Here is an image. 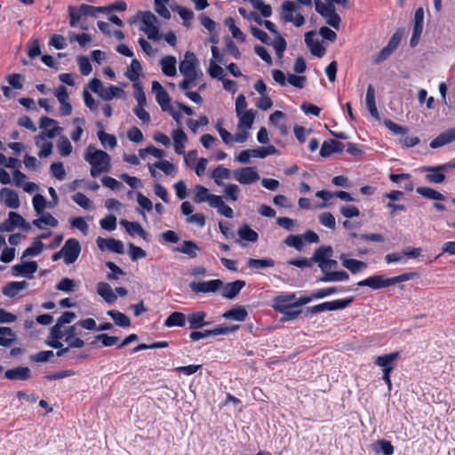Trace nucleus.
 <instances>
[{
  "label": "nucleus",
  "instance_id": "1",
  "mask_svg": "<svg viewBox=\"0 0 455 455\" xmlns=\"http://www.w3.org/2000/svg\"><path fill=\"white\" fill-rule=\"evenodd\" d=\"M82 333L77 331L76 324L68 328L61 330H51V334L47 345L53 348H61L64 344L68 347L81 348L84 346V341L82 339Z\"/></svg>",
  "mask_w": 455,
  "mask_h": 455
},
{
  "label": "nucleus",
  "instance_id": "2",
  "mask_svg": "<svg viewBox=\"0 0 455 455\" xmlns=\"http://www.w3.org/2000/svg\"><path fill=\"white\" fill-rule=\"evenodd\" d=\"M198 60L195 53L186 52L184 59L180 62V72L184 76L183 81L180 84L182 91L188 90L195 85L196 81L203 76L202 71L197 69Z\"/></svg>",
  "mask_w": 455,
  "mask_h": 455
},
{
  "label": "nucleus",
  "instance_id": "3",
  "mask_svg": "<svg viewBox=\"0 0 455 455\" xmlns=\"http://www.w3.org/2000/svg\"><path fill=\"white\" fill-rule=\"evenodd\" d=\"M84 160L91 165L90 173L92 177H97L110 170V156L108 154L92 146L87 148L84 154Z\"/></svg>",
  "mask_w": 455,
  "mask_h": 455
},
{
  "label": "nucleus",
  "instance_id": "4",
  "mask_svg": "<svg viewBox=\"0 0 455 455\" xmlns=\"http://www.w3.org/2000/svg\"><path fill=\"white\" fill-rule=\"evenodd\" d=\"M400 357V352L395 351L389 354L376 356L374 363L378 366L382 372V379L386 382L388 391L392 390L393 385L390 375L395 369V362Z\"/></svg>",
  "mask_w": 455,
  "mask_h": 455
},
{
  "label": "nucleus",
  "instance_id": "5",
  "mask_svg": "<svg viewBox=\"0 0 455 455\" xmlns=\"http://www.w3.org/2000/svg\"><path fill=\"white\" fill-rule=\"evenodd\" d=\"M143 27L140 28L148 39L158 41L161 36L158 28V20L151 12H140Z\"/></svg>",
  "mask_w": 455,
  "mask_h": 455
},
{
  "label": "nucleus",
  "instance_id": "6",
  "mask_svg": "<svg viewBox=\"0 0 455 455\" xmlns=\"http://www.w3.org/2000/svg\"><path fill=\"white\" fill-rule=\"evenodd\" d=\"M276 154H278V150L273 145H269L267 147H259L257 148L243 150L235 159L240 164H247L250 162L251 157L265 158L267 156Z\"/></svg>",
  "mask_w": 455,
  "mask_h": 455
},
{
  "label": "nucleus",
  "instance_id": "7",
  "mask_svg": "<svg viewBox=\"0 0 455 455\" xmlns=\"http://www.w3.org/2000/svg\"><path fill=\"white\" fill-rule=\"evenodd\" d=\"M416 276V273H404L400 275L387 278L384 275H375L371 276V289H379L387 287L397 283H403L405 281H409Z\"/></svg>",
  "mask_w": 455,
  "mask_h": 455
},
{
  "label": "nucleus",
  "instance_id": "8",
  "mask_svg": "<svg viewBox=\"0 0 455 455\" xmlns=\"http://www.w3.org/2000/svg\"><path fill=\"white\" fill-rule=\"evenodd\" d=\"M281 19L283 22H292L296 28L304 25L305 18L302 14L293 16V12L296 10V5L292 1H285L282 4Z\"/></svg>",
  "mask_w": 455,
  "mask_h": 455
},
{
  "label": "nucleus",
  "instance_id": "9",
  "mask_svg": "<svg viewBox=\"0 0 455 455\" xmlns=\"http://www.w3.org/2000/svg\"><path fill=\"white\" fill-rule=\"evenodd\" d=\"M81 250L82 248L77 239H68L62 247V252H64L65 264L71 265L75 263L81 253Z\"/></svg>",
  "mask_w": 455,
  "mask_h": 455
},
{
  "label": "nucleus",
  "instance_id": "10",
  "mask_svg": "<svg viewBox=\"0 0 455 455\" xmlns=\"http://www.w3.org/2000/svg\"><path fill=\"white\" fill-rule=\"evenodd\" d=\"M403 37V30L398 29L394 33V35L389 39V42L387 46H385L379 53L376 56L374 62L376 64H379L382 61L386 60L394 51L399 46L401 40Z\"/></svg>",
  "mask_w": 455,
  "mask_h": 455
},
{
  "label": "nucleus",
  "instance_id": "11",
  "mask_svg": "<svg viewBox=\"0 0 455 455\" xmlns=\"http://www.w3.org/2000/svg\"><path fill=\"white\" fill-rule=\"evenodd\" d=\"M233 178L243 185L251 184L259 180L255 167H242L233 172Z\"/></svg>",
  "mask_w": 455,
  "mask_h": 455
},
{
  "label": "nucleus",
  "instance_id": "12",
  "mask_svg": "<svg viewBox=\"0 0 455 455\" xmlns=\"http://www.w3.org/2000/svg\"><path fill=\"white\" fill-rule=\"evenodd\" d=\"M450 168V164H442L438 166H425L422 168L423 172H428L425 179L429 183L439 184L444 181V171Z\"/></svg>",
  "mask_w": 455,
  "mask_h": 455
},
{
  "label": "nucleus",
  "instance_id": "13",
  "mask_svg": "<svg viewBox=\"0 0 455 455\" xmlns=\"http://www.w3.org/2000/svg\"><path fill=\"white\" fill-rule=\"evenodd\" d=\"M223 285V282L219 279L204 282H192L189 286L192 291L196 293L215 292Z\"/></svg>",
  "mask_w": 455,
  "mask_h": 455
},
{
  "label": "nucleus",
  "instance_id": "14",
  "mask_svg": "<svg viewBox=\"0 0 455 455\" xmlns=\"http://www.w3.org/2000/svg\"><path fill=\"white\" fill-rule=\"evenodd\" d=\"M352 301V299H337L330 302H323L319 305H315L310 307H307V312L312 314H317L326 310H337L341 309L348 306Z\"/></svg>",
  "mask_w": 455,
  "mask_h": 455
},
{
  "label": "nucleus",
  "instance_id": "15",
  "mask_svg": "<svg viewBox=\"0 0 455 455\" xmlns=\"http://www.w3.org/2000/svg\"><path fill=\"white\" fill-rule=\"evenodd\" d=\"M152 92L156 96V102L164 111L171 110V99L166 90L158 81L152 82Z\"/></svg>",
  "mask_w": 455,
  "mask_h": 455
},
{
  "label": "nucleus",
  "instance_id": "16",
  "mask_svg": "<svg viewBox=\"0 0 455 455\" xmlns=\"http://www.w3.org/2000/svg\"><path fill=\"white\" fill-rule=\"evenodd\" d=\"M38 265L36 261L23 262L12 266V272L14 276H21L31 279L37 271Z\"/></svg>",
  "mask_w": 455,
  "mask_h": 455
},
{
  "label": "nucleus",
  "instance_id": "17",
  "mask_svg": "<svg viewBox=\"0 0 455 455\" xmlns=\"http://www.w3.org/2000/svg\"><path fill=\"white\" fill-rule=\"evenodd\" d=\"M97 245L101 251L108 250L112 252L122 254L124 253V243L115 238H102L98 237L96 240Z\"/></svg>",
  "mask_w": 455,
  "mask_h": 455
},
{
  "label": "nucleus",
  "instance_id": "18",
  "mask_svg": "<svg viewBox=\"0 0 455 455\" xmlns=\"http://www.w3.org/2000/svg\"><path fill=\"white\" fill-rule=\"evenodd\" d=\"M0 201L11 209H17L20 205L18 193L9 188L0 189Z\"/></svg>",
  "mask_w": 455,
  "mask_h": 455
},
{
  "label": "nucleus",
  "instance_id": "19",
  "mask_svg": "<svg viewBox=\"0 0 455 455\" xmlns=\"http://www.w3.org/2000/svg\"><path fill=\"white\" fill-rule=\"evenodd\" d=\"M305 43L313 55L322 57L325 54L326 50L315 37L314 31H309L305 34Z\"/></svg>",
  "mask_w": 455,
  "mask_h": 455
},
{
  "label": "nucleus",
  "instance_id": "20",
  "mask_svg": "<svg viewBox=\"0 0 455 455\" xmlns=\"http://www.w3.org/2000/svg\"><path fill=\"white\" fill-rule=\"evenodd\" d=\"M40 128L44 130V134L48 139L55 138L62 131L55 120L47 116H43L40 119Z\"/></svg>",
  "mask_w": 455,
  "mask_h": 455
},
{
  "label": "nucleus",
  "instance_id": "21",
  "mask_svg": "<svg viewBox=\"0 0 455 455\" xmlns=\"http://www.w3.org/2000/svg\"><path fill=\"white\" fill-rule=\"evenodd\" d=\"M96 291L99 296H100L103 300L108 304H113L116 301L117 296L110 284L106 282H99L96 284Z\"/></svg>",
  "mask_w": 455,
  "mask_h": 455
},
{
  "label": "nucleus",
  "instance_id": "22",
  "mask_svg": "<svg viewBox=\"0 0 455 455\" xmlns=\"http://www.w3.org/2000/svg\"><path fill=\"white\" fill-rule=\"evenodd\" d=\"M245 286V282L243 280H236L222 285L221 295L228 299H233L240 291Z\"/></svg>",
  "mask_w": 455,
  "mask_h": 455
},
{
  "label": "nucleus",
  "instance_id": "23",
  "mask_svg": "<svg viewBox=\"0 0 455 455\" xmlns=\"http://www.w3.org/2000/svg\"><path fill=\"white\" fill-rule=\"evenodd\" d=\"M28 287V283L26 281H13L9 282L2 288V292L8 298H14L21 291L26 290Z\"/></svg>",
  "mask_w": 455,
  "mask_h": 455
},
{
  "label": "nucleus",
  "instance_id": "24",
  "mask_svg": "<svg viewBox=\"0 0 455 455\" xmlns=\"http://www.w3.org/2000/svg\"><path fill=\"white\" fill-rule=\"evenodd\" d=\"M344 144H322L319 153L312 156L314 160L330 157L333 154L340 153L344 150Z\"/></svg>",
  "mask_w": 455,
  "mask_h": 455
},
{
  "label": "nucleus",
  "instance_id": "25",
  "mask_svg": "<svg viewBox=\"0 0 455 455\" xmlns=\"http://www.w3.org/2000/svg\"><path fill=\"white\" fill-rule=\"evenodd\" d=\"M296 298L294 293L280 295L274 299L273 307L275 311L284 312L285 309L295 307L292 303L290 304Z\"/></svg>",
  "mask_w": 455,
  "mask_h": 455
},
{
  "label": "nucleus",
  "instance_id": "26",
  "mask_svg": "<svg viewBox=\"0 0 455 455\" xmlns=\"http://www.w3.org/2000/svg\"><path fill=\"white\" fill-rule=\"evenodd\" d=\"M120 224L125 228L128 234L132 236L138 235L142 239L148 240V233L144 230L142 226L136 221H128L126 220H121Z\"/></svg>",
  "mask_w": 455,
  "mask_h": 455
},
{
  "label": "nucleus",
  "instance_id": "27",
  "mask_svg": "<svg viewBox=\"0 0 455 455\" xmlns=\"http://www.w3.org/2000/svg\"><path fill=\"white\" fill-rule=\"evenodd\" d=\"M17 341L16 332L10 327L0 326V346L10 347Z\"/></svg>",
  "mask_w": 455,
  "mask_h": 455
},
{
  "label": "nucleus",
  "instance_id": "28",
  "mask_svg": "<svg viewBox=\"0 0 455 455\" xmlns=\"http://www.w3.org/2000/svg\"><path fill=\"white\" fill-rule=\"evenodd\" d=\"M4 376L11 380H26L30 377V369L25 366H19L7 370Z\"/></svg>",
  "mask_w": 455,
  "mask_h": 455
},
{
  "label": "nucleus",
  "instance_id": "29",
  "mask_svg": "<svg viewBox=\"0 0 455 455\" xmlns=\"http://www.w3.org/2000/svg\"><path fill=\"white\" fill-rule=\"evenodd\" d=\"M176 58L172 55H166L160 60V66L163 73L167 76H174L177 74Z\"/></svg>",
  "mask_w": 455,
  "mask_h": 455
},
{
  "label": "nucleus",
  "instance_id": "30",
  "mask_svg": "<svg viewBox=\"0 0 455 455\" xmlns=\"http://www.w3.org/2000/svg\"><path fill=\"white\" fill-rule=\"evenodd\" d=\"M332 255V248L331 246H321L315 251L312 259V263H317L321 268L323 263Z\"/></svg>",
  "mask_w": 455,
  "mask_h": 455
},
{
  "label": "nucleus",
  "instance_id": "31",
  "mask_svg": "<svg viewBox=\"0 0 455 455\" xmlns=\"http://www.w3.org/2000/svg\"><path fill=\"white\" fill-rule=\"evenodd\" d=\"M190 329H199L208 324L205 322L206 313L204 311H195L188 315L186 317Z\"/></svg>",
  "mask_w": 455,
  "mask_h": 455
},
{
  "label": "nucleus",
  "instance_id": "32",
  "mask_svg": "<svg viewBox=\"0 0 455 455\" xmlns=\"http://www.w3.org/2000/svg\"><path fill=\"white\" fill-rule=\"evenodd\" d=\"M342 265L351 271L353 274L360 272L367 268V264L354 259H349L346 254H341L339 257Z\"/></svg>",
  "mask_w": 455,
  "mask_h": 455
},
{
  "label": "nucleus",
  "instance_id": "33",
  "mask_svg": "<svg viewBox=\"0 0 455 455\" xmlns=\"http://www.w3.org/2000/svg\"><path fill=\"white\" fill-rule=\"evenodd\" d=\"M248 316L247 310L242 306H235L232 307L230 310L226 311L222 317L225 319L234 320L237 322L245 321Z\"/></svg>",
  "mask_w": 455,
  "mask_h": 455
},
{
  "label": "nucleus",
  "instance_id": "34",
  "mask_svg": "<svg viewBox=\"0 0 455 455\" xmlns=\"http://www.w3.org/2000/svg\"><path fill=\"white\" fill-rule=\"evenodd\" d=\"M175 251H178L182 254H186L190 258H196L197 256L198 251H200L199 246L193 241L186 240L183 241L180 246H178L174 249Z\"/></svg>",
  "mask_w": 455,
  "mask_h": 455
},
{
  "label": "nucleus",
  "instance_id": "35",
  "mask_svg": "<svg viewBox=\"0 0 455 455\" xmlns=\"http://www.w3.org/2000/svg\"><path fill=\"white\" fill-rule=\"evenodd\" d=\"M323 275L318 279L319 283L341 282L348 279V274L345 271H326Z\"/></svg>",
  "mask_w": 455,
  "mask_h": 455
},
{
  "label": "nucleus",
  "instance_id": "36",
  "mask_svg": "<svg viewBox=\"0 0 455 455\" xmlns=\"http://www.w3.org/2000/svg\"><path fill=\"white\" fill-rule=\"evenodd\" d=\"M186 315L181 312H172L164 321V326L172 327H184L186 325Z\"/></svg>",
  "mask_w": 455,
  "mask_h": 455
},
{
  "label": "nucleus",
  "instance_id": "37",
  "mask_svg": "<svg viewBox=\"0 0 455 455\" xmlns=\"http://www.w3.org/2000/svg\"><path fill=\"white\" fill-rule=\"evenodd\" d=\"M40 217L33 220V225L38 228H43L44 226H50L55 228L58 226L59 221L52 214L42 212L38 214Z\"/></svg>",
  "mask_w": 455,
  "mask_h": 455
},
{
  "label": "nucleus",
  "instance_id": "38",
  "mask_svg": "<svg viewBox=\"0 0 455 455\" xmlns=\"http://www.w3.org/2000/svg\"><path fill=\"white\" fill-rule=\"evenodd\" d=\"M231 176H233V172L229 169L224 167L223 165L217 166L212 171V178L213 179L214 182L219 186H221L223 184V180H228L231 178Z\"/></svg>",
  "mask_w": 455,
  "mask_h": 455
},
{
  "label": "nucleus",
  "instance_id": "39",
  "mask_svg": "<svg viewBox=\"0 0 455 455\" xmlns=\"http://www.w3.org/2000/svg\"><path fill=\"white\" fill-rule=\"evenodd\" d=\"M416 191L418 194L427 199L435 201H444L446 199V196L442 193L428 187H419L417 188Z\"/></svg>",
  "mask_w": 455,
  "mask_h": 455
},
{
  "label": "nucleus",
  "instance_id": "40",
  "mask_svg": "<svg viewBox=\"0 0 455 455\" xmlns=\"http://www.w3.org/2000/svg\"><path fill=\"white\" fill-rule=\"evenodd\" d=\"M124 93V92L121 88L116 85H109L108 87H104L99 96L104 100H111L113 98L122 97Z\"/></svg>",
  "mask_w": 455,
  "mask_h": 455
},
{
  "label": "nucleus",
  "instance_id": "41",
  "mask_svg": "<svg viewBox=\"0 0 455 455\" xmlns=\"http://www.w3.org/2000/svg\"><path fill=\"white\" fill-rule=\"evenodd\" d=\"M76 318V315L74 312L67 311L62 314V315L58 319L56 324L52 327L51 330H61L64 328H68L71 325H68L71 323Z\"/></svg>",
  "mask_w": 455,
  "mask_h": 455
},
{
  "label": "nucleus",
  "instance_id": "42",
  "mask_svg": "<svg viewBox=\"0 0 455 455\" xmlns=\"http://www.w3.org/2000/svg\"><path fill=\"white\" fill-rule=\"evenodd\" d=\"M137 203L140 208L137 209L138 213H140L144 220H146V215L144 211L150 212L153 209V204L149 198L145 196L142 193H137Z\"/></svg>",
  "mask_w": 455,
  "mask_h": 455
},
{
  "label": "nucleus",
  "instance_id": "43",
  "mask_svg": "<svg viewBox=\"0 0 455 455\" xmlns=\"http://www.w3.org/2000/svg\"><path fill=\"white\" fill-rule=\"evenodd\" d=\"M237 234L239 235V237L242 239V240H244V241H248V242H251V243H254L258 240L259 238V235H258V233L255 232L253 229H251L248 225L244 224V225H242L238 230H237Z\"/></svg>",
  "mask_w": 455,
  "mask_h": 455
},
{
  "label": "nucleus",
  "instance_id": "44",
  "mask_svg": "<svg viewBox=\"0 0 455 455\" xmlns=\"http://www.w3.org/2000/svg\"><path fill=\"white\" fill-rule=\"evenodd\" d=\"M141 70L142 67L140 62L134 59L132 60L131 65L128 67L125 76L130 81L135 82L139 79Z\"/></svg>",
  "mask_w": 455,
  "mask_h": 455
},
{
  "label": "nucleus",
  "instance_id": "45",
  "mask_svg": "<svg viewBox=\"0 0 455 455\" xmlns=\"http://www.w3.org/2000/svg\"><path fill=\"white\" fill-rule=\"evenodd\" d=\"M107 314L113 319V321L117 326L128 327L131 325L130 318L122 312L111 309L108 310Z\"/></svg>",
  "mask_w": 455,
  "mask_h": 455
},
{
  "label": "nucleus",
  "instance_id": "46",
  "mask_svg": "<svg viewBox=\"0 0 455 455\" xmlns=\"http://www.w3.org/2000/svg\"><path fill=\"white\" fill-rule=\"evenodd\" d=\"M247 266L252 269H260L266 267H272L275 266V262L271 259H252L250 258L247 260Z\"/></svg>",
  "mask_w": 455,
  "mask_h": 455
},
{
  "label": "nucleus",
  "instance_id": "47",
  "mask_svg": "<svg viewBox=\"0 0 455 455\" xmlns=\"http://www.w3.org/2000/svg\"><path fill=\"white\" fill-rule=\"evenodd\" d=\"M79 286L77 283L70 278H62L58 284L56 285V289L58 291H65V292H73L78 290Z\"/></svg>",
  "mask_w": 455,
  "mask_h": 455
},
{
  "label": "nucleus",
  "instance_id": "48",
  "mask_svg": "<svg viewBox=\"0 0 455 455\" xmlns=\"http://www.w3.org/2000/svg\"><path fill=\"white\" fill-rule=\"evenodd\" d=\"M172 11L177 12L180 17L183 20V24L185 27L189 28L191 25V20L194 18V12L183 6L175 5V7L172 8Z\"/></svg>",
  "mask_w": 455,
  "mask_h": 455
},
{
  "label": "nucleus",
  "instance_id": "49",
  "mask_svg": "<svg viewBox=\"0 0 455 455\" xmlns=\"http://www.w3.org/2000/svg\"><path fill=\"white\" fill-rule=\"evenodd\" d=\"M8 221L12 228L16 226L21 227L25 230H28L30 226L25 219L15 212H10L8 215Z\"/></svg>",
  "mask_w": 455,
  "mask_h": 455
},
{
  "label": "nucleus",
  "instance_id": "50",
  "mask_svg": "<svg viewBox=\"0 0 455 455\" xmlns=\"http://www.w3.org/2000/svg\"><path fill=\"white\" fill-rule=\"evenodd\" d=\"M239 117L238 127H244L245 129H251L254 121V114L252 110H247L245 112H241L240 115H237Z\"/></svg>",
  "mask_w": 455,
  "mask_h": 455
},
{
  "label": "nucleus",
  "instance_id": "51",
  "mask_svg": "<svg viewBox=\"0 0 455 455\" xmlns=\"http://www.w3.org/2000/svg\"><path fill=\"white\" fill-rule=\"evenodd\" d=\"M373 449L377 453H383L384 455H392L394 453V447L389 441L379 440L373 445Z\"/></svg>",
  "mask_w": 455,
  "mask_h": 455
},
{
  "label": "nucleus",
  "instance_id": "52",
  "mask_svg": "<svg viewBox=\"0 0 455 455\" xmlns=\"http://www.w3.org/2000/svg\"><path fill=\"white\" fill-rule=\"evenodd\" d=\"M225 25L228 28L234 38L241 40L242 42L245 41L244 34L235 26V21L233 18H227L225 20Z\"/></svg>",
  "mask_w": 455,
  "mask_h": 455
},
{
  "label": "nucleus",
  "instance_id": "53",
  "mask_svg": "<svg viewBox=\"0 0 455 455\" xmlns=\"http://www.w3.org/2000/svg\"><path fill=\"white\" fill-rule=\"evenodd\" d=\"M72 200L85 210H92V202L83 193L77 192L72 196Z\"/></svg>",
  "mask_w": 455,
  "mask_h": 455
},
{
  "label": "nucleus",
  "instance_id": "54",
  "mask_svg": "<svg viewBox=\"0 0 455 455\" xmlns=\"http://www.w3.org/2000/svg\"><path fill=\"white\" fill-rule=\"evenodd\" d=\"M195 190V196L193 197V201L196 204H201L204 202H207L210 193L208 189L202 186V185H196L194 188Z\"/></svg>",
  "mask_w": 455,
  "mask_h": 455
},
{
  "label": "nucleus",
  "instance_id": "55",
  "mask_svg": "<svg viewBox=\"0 0 455 455\" xmlns=\"http://www.w3.org/2000/svg\"><path fill=\"white\" fill-rule=\"evenodd\" d=\"M170 0H155V11L161 17L169 20L171 18V12L167 8V4Z\"/></svg>",
  "mask_w": 455,
  "mask_h": 455
},
{
  "label": "nucleus",
  "instance_id": "56",
  "mask_svg": "<svg viewBox=\"0 0 455 455\" xmlns=\"http://www.w3.org/2000/svg\"><path fill=\"white\" fill-rule=\"evenodd\" d=\"M105 265L111 270V272L107 275L108 280H118L120 275H124L125 274L121 267L112 261H107Z\"/></svg>",
  "mask_w": 455,
  "mask_h": 455
},
{
  "label": "nucleus",
  "instance_id": "57",
  "mask_svg": "<svg viewBox=\"0 0 455 455\" xmlns=\"http://www.w3.org/2000/svg\"><path fill=\"white\" fill-rule=\"evenodd\" d=\"M43 249L44 244L42 242L39 240H35L33 244L23 251L21 259L30 256H36L42 252Z\"/></svg>",
  "mask_w": 455,
  "mask_h": 455
},
{
  "label": "nucleus",
  "instance_id": "58",
  "mask_svg": "<svg viewBox=\"0 0 455 455\" xmlns=\"http://www.w3.org/2000/svg\"><path fill=\"white\" fill-rule=\"evenodd\" d=\"M283 243L287 246L294 247L298 251H301L303 249V246H304L303 237L301 235H288L284 239Z\"/></svg>",
  "mask_w": 455,
  "mask_h": 455
},
{
  "label": "nucleus",
  "instance_id": "59",
  "mask_svg": "<svg viewBox=\"0 0 455 455\" xmlns=\"http://www.w3.org/2000/svg\"><path fill=\"white\" fill-rule=\"evenodd\" d=\"M208 74L212 78L221 80L224 78V69L216 63L214 60H211L208 68Z\"/></svg>",
  "mask_w": 455,
  "mask_h": 455
},
{
  "label": "nucleus",
  "instance_id": "60",
  "mask_svg": "<svg viewBox=\"0 0 455 455\" xmlns=\"http://www.w3.org/2000/svg\"><path fill=\"white\" fill-rule=\"evenodd\" d=\"M32 203L36 214H41L44 208L49 207V203L46 202L44 196L39 194L33 197Z\"/></svg>",
  "mask_w": 455,
  "mask_h": 455
},
{
  "label": "nucleus",
  "instance_id": "61",
  "mask_svg": "<svg viewBox=\"0 0 455 455\" xmlns=\"http://www.w3.org/2000/svg\"><path fill=\"white\" fill-rule=\"evenodd\" d=\"M70 225L74 228H77L80 230L84 235L88 234L89 227L86 223L85 220L83 217H76L72 218L69 220Z\"/></svg>",
  "mask_w": 455,
  "mask_h": 455
},
{
  "label": "nucleus",
  "instance_id": "62",
  "mask_svg": "<svg viewBox=\"0 0 455 455\" xmlns=\"http://www.w3.org/2000/svg\"><path fill=\"white\" fill-rule=\"evenodd\" d=\"M423 23H424V11L422 8H419L416 10L415 14H414L413 32L422 34Z\"/></svg>",
  "mask_w": 455,
  "mask_h": 455
},
{
  "label": "nucleus",
  "instance_id": "63",
  "mask_svg": "<svg viewBox=\"0 0 455 455\" xmlns=\"http://www.w3.org/2000/svg\"><path fill=\"white\" fill-rule=\"evenodd\" d=\"M320 223L331 229H335L336 220L334 216L331 212H323L319 216Z\"/></svg>",
  "mask_w": 455,
  "mask_h": 455
},
{
  "label": "nucleus",
  "instance_id": "64",
  "mask_svg": "<svg viewBox=\"0 0 455 455\" xmlns=\"http://www.w3.org/2000/svg\"><path fill=\"white\" fill-rule=\"evenodd\" d=\"M455 140V127L448 129L436 137L432 142H452Z\"/></svg>",
  "mask_w": 455,
  "mask_h": 455
}]
</instances>
